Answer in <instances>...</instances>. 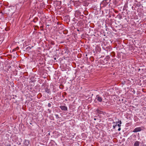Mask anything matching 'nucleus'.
<instances>
[{
  "label": "nucleus",
  "mask_w": 146,
  "mask_h": 146,
  "mask_svg": "<svg viewBox=\"0 0 146 146\" xmlns=\"http://www.w3.org/2000/svg\"><path fill=\"white\" fill-rule=\"evenodd\" d=\"M96 99L99 102H101L103 101V102L104 103H106V102H105L104 101H102V98L99 95H97L96 96Z\"/></svg>",
  "instance_id": "obj_1"
},
{
  "label": "nucleus",
  "mask_w": 146,
  "mask_h": 146,
  "mask_svg": "<svg viewBox=\"0 0 146 146\" xmlns=\"http://www.w3.org/2000/svg\"><path fill=\"white\" fill-rule=\"evenodd\" d=\"M142 128L140 127H137L135 128L133 131V132H137L140 131L142 130Z\"/></svg>",
  "instance_id": "obj_2"
},
{
  "label": "nucleus",
  "mask_w": 146,
  "mask_h": 146,
  "mask_svg": "<svg viewBox=\"0 0 146 146\" xmlns=\"http://www.w3.org/2000/svg\"><path fill=\"white\" fill-rule=\"evenodd\" d=\"M59 107L63 111H67L68 110L67 107L64 106H61Z\"/></svg>",
  "instance_id": "obj_3"
},
{
  "label": "nucleus",
  "mask_w": 146,
  "mask_h": 146,
  "mask_svg": "<svg viewBox=\"0 0 146 146\" xmlns=\"http://www.w3.org/2000/svg\"><path fill=\"white\" fill-rule=\"evenodd\" d=\"M24 144L25 146H28L29 144V140L25 139L24 141Z\"/></svg>",
  "instance_id": "obj_4"
},
{
  "label": "nucleus",
  "mask_w": 146,
  "mask_h": 146,
  "mask_svg": "<svg viewBox=\"0 0 146 146\" xmlns=\"http://www.w3.org/2000/svg\"><path fill=\"white\" fill-rule=\"evenodd\" d=\"M45 92L48 94H51L50 90L47 87L45 88Z\"/></svg>",
  "instance_id": "obj_5"
},
{
  "label": "nucleus",
  "mask_w": 146,
  "mask_h": 146,
  "mask_svg": "<svg viewBox=\"0 0 146 146\" xmlns=\"http://www.w3.org/2000/svg\"><path fill=\"white\" fill-rule=\"evenodd\" d=\"M140 142L138 141H136L134 144V146H139Z\"/></svg>",
  "instance_id": "obj_6"
},
{
  "label": "nucleus",
  "mask_w": 146,
  "mask_h": 146,
  "mask_svg": "<svg viewBox=\"0 0 146 146\" xmlns=\"http://www.w3.org/2000/svg\"><path fill=\"white\" fill-rule=\"evenodd\" d=\"M115 123H116V125H117L118 124V123H119V124H121V121H116L115 122Z\"/></svg>",
  "instance_id": "obj_7"
},
{
  "label": "nucleus",
  "mask_w": 146,
  "mask_h": 146,
  "mask_svg": "<svg viewBox=\"0 0 146 146\" xmlns=\"http://www.w3.org/2000/svg\"><path fill=\"white\" fill-rule=\"evenodd\" d=\"M96 111L97 113H101V112H102L101 111L99 110H96Z\"/></svg>",
  "instance_id": "obj_8"
},
{
  "label": "nucleus",
  "mask_w": 146,
  "mask_h": 146,
  "mask_svg": "<svg viewBox=\"0 0 146 146\" xmlns=\"http://www.w3.org/2000/svg\"><path fill=\"white\" fill-rule=\"evenodd\" d=\"M55 116L57 119H58L59 118V116L58 114H55Z\"/></svg>",
  "instance_id": "obj_9"
},
{
  "label": "nucleus",
  "mask_w": 146,
  "mask_h": 146,
  "mask_svg": "<svg viewBox=\"0 0 146 146\" xmlns=\"http://www.w3.org/2000/svg\"><path fill=\"white\" fill-rule=\"evenodd\" d=\"M117 127V125H113V129H115L116 128V127Z\"/></svg>",
  "instance_id": "obj_10"
},
{
  "label": "nucleus",
  "mask_w": 146,
  "mask_h": 146,
  "mask_svg": "<svg viewBox=\"0 0 146 146\" xmlns=\"http://www.w3.org/2000/svg\"><path fill=\"white\" fill-rule=\"evenodd\" d=\"M121 124L119 123L117 125V126H118L119 127H120L121 126Z\"/></svg>",
  "instance_id": "obj_11"
},
{
  "label": "nucleus",
  "mask_w": 146,
  "mask_h": 146,
  "mask_svg": "<svg viewBox=\"0 0 146 146\" xmlns=\"http://www.w3.org/2000/svg\"><path fill=\"white\" fill-rule=\"evenodd\" d=\"M51 106V104H50V103H48V106L49 107H50Z\"/></svg>",
  "instance_id": "obj_12"
},
{
  "label": "nucleus",
  "mask_w": 146,
  "mask_h": 146,
  "mask_svg": "<svg viewBox=\"0 0 146 146\" xmlns=\"http://www.w3.org/2000/svg\"><path fill=\"white\" fill-rule=\"evenodd\" d=\"M121 128L120 127H119V128L118 129V131H120L121 130Z\"/></svg>",
  "instance_id": "obj_13"
},
{
  "label": "nucleus",
  "mask_w": 146,
  "mask_h": 146,
  "mask_svg": "<svg viewBox=\"0 0 146 146\" xmlns=\"http://www.w3.org/2000/svg\"><path fill=\"white\" fill-rule=\"evenodd\" d=\"M48 110L49 111V113H50V112H51V111H50V110L49 109H48Z\"/></svg>",
  "instance_id": "obj_14"
},
{
  "label": "nucleus",
  "mask_w": 146,
  "mask_h": 146,
  "mask_svg": "<svg viewBox=\"0 0 146 146\" xmlns=\"http://www.w3.org/2000/svg\"><path fill=\"white\" fill-rule=\"evenodd\" d=\"M49 26V25H46V27H47V26L48 27Z\"/></svg>",
  "instance_id": "obj_15"
},
{
  "label": "nucleus",
  "mask_w": 146,
  "mask_h": 146,
  "mask_svg": "<svg viewBox=\"0 0 146 146\" xmlns=\"http://www.w3.org/2000/svg\"><path fill=\"white\" fill-rule=\"evenodd\" d=\"M94 120H96V118H94Z\"/></svg>",
  "instance_id": "obj_16"
},
{
  "label": "nucleus",
  "mask_w": 146,
  "mask_h": 146,
  "mask_svg": "<svg viewBox=\"0 0 146 146\" xmlns=\"http://www.w3.org/2000/svg\"><path fill=\"white\" fill-rule=\"evenodd\" d=\"M115 123L114 122L113 123L115 124Z\"/></svg>",
  "instance_id": "obj_17"
},
{
  "label": "nucleus",
  "mask_w": 146,
  "mask_h": 146,
  "mask_svg": "<svg viewBox=\"0 0 146 146\" xmlns=\"http://www.w3.org/2000/svg\"><path fill=\"white\" fill-rule=\"evenodd\" d=\"M54 60H56V58H54Z\"/></svg>",
  "instance_id": "obj_18"
},
{
  "label": "nucleus",
  "mask_w": 146,
  "mask_h": 146,
  "mask_svg": "<svg viewBox=\"0 0 146 146\" xmlns=\"http://www.w3.org/2000/svg\"><path fill=\"white\" fill-rule=\"evenodd\" d=\"M86 56H87V54H86Z\"/></svg>",
  "instance_id": "obj_19"
},
{
  "label": "nucleus",
  "mask_w": 146,
  "mask_h": 146,
  "mask_svg": "<svg viewBox=\"0 0 146 146\" xmlns=\"http://www.w3.org/2000/svg\"><path fill=\"white\" fill-rule=\"evenodd\" d=\"M13 99L15 98H14V97H13Z\"/></svg>",
  "instance_id": "obj_20"
}]
</instances>
